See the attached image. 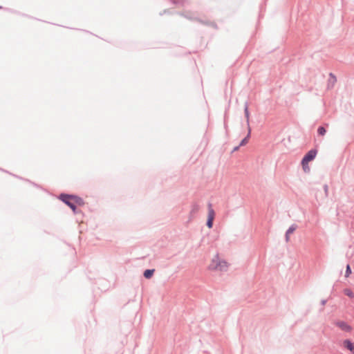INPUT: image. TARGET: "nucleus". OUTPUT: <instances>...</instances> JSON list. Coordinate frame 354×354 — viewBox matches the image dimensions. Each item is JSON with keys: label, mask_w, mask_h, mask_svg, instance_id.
<instances>
[{"label": "nucleus", "mask_w": 354, "mask_h": 354, "mask_svg": "<svg viewBox=\"0 0 354 354\" xmlns=\"http://www.w3.org/2000/svg\"><path fill=\"white\" fill-rule=\"evenodd\" d=\"M229 266L227 261L222 260L218 255H216L211 261L208 268L211 270H226Z\"/></svg>", "instance_id": "obj_2"}, {"label": "nucleus", "mask_w": 354, "mask_h": 354, "mask_svg": "<svg viewBox=\"0 0 354 354\" xmlns=\"http://www.w3.org/2000/svg\"><path fill=\"white\" fill-rule=\"evenodd\" d=\"M250 134V130L249 129V132H248L247 137H245L244 139L242 140L239 146H243L248 142Z\"/></svg>", "instance_id": "obj_10"}, {"label": "nucleus", "mask_w": 354, "mask_h": 354, "mask_svg": "<svg viewBox=\"0 0 354 354\" xmlns=\"http://www.w3.org/2000/svg\"><path fill=\"white\" fill-rule=\"evenodd\" d=\"M215 216V212L212 207L211 205H209L208 207V214H207V226L209 228H212L213 226V221Z\"/></svg>", "instance_id": "obj_6"}, {"label": "nucleus", "mask_w": 354, "mask_h": 354, "mask_svg": "<svg viewBox=\"0 0 354 354\" xmlns=\"http://www.w3.org/2000/svg\"><path fill=\"white\" fill-rule=\"evenodd\" d=\"M296 229H297V225H292L288 228V230H287L286 232H287V234H290L293 233Z\"/></svg>", "instance_id": "obj_11"}, {"label": "nucleus", "mask_w": 354, "mask_h": 354, "mask_svg": "<svg viewBox=\"0 0 354 354\" xmlns=\"http://www.w3.org/2000/svg\"><path fill=\"white\" fill-rule=\"evenodd\" d=\"M199 209H200V207L198 204H193L191 207L190 214L194 215L195 214H196L198 212Z\"/></svg>", "instance_id": "obj_7"}, {"label": "nucleus", "mask_w": 354, "mask_h": 354, "mask_svg": "<svg viewBox=\"0 0 354 354\" xmlns=\"http://www.w3.org/2000/svg\"><path fill=\"white\" fill-rule=\"evenodd\" d=\"M317 153V149H311L303 158V159L301 160V165H302L303 170L305 172H308L310 171V167L308 166V163L315 158Z\"/></svg>", "instance_id": "obj_3"}, {"label": "nucleus", "mask_w": 354, "mask_h": 354, "mask_svg": "<svg viewBox=\"0 0 354 354\" xmlns=\"http://www.w3.org/2000/svg\"><path fill=\"white\" fill-rule=\"evenodd\" d=\"M60 198L64 203L68 205L73 212L75 211L77 205H82L84 204L82 198L75 196L62 194L60 196Z\"/></svg>", "instance_id": "obj_1"}, {"label": "nucleus", "mask_w": 354, "mask_h": 354, "mask_svg": "<svg viewBox=\"0 0 354 354\" xmlns=\"http://www.w3.org/2000/svg\"><path fill=\"white\" fill-rule=\"evenodd\" d=\"M154 272V270H146L144 272V276L147 279H149L152 277Z\"/></svg>", "instance_id": "obj_8"}, {"label": "nucleus", "mask_w": 354, "mask_h": 354, "mask_svg": "<svg viewBox=\"0 0 354 354\" xmlns=\"http://www.w3.org/2000/svg\"><path fill=\"white\" fill-rule=\"evenodd\" d=\"M239 147H235V148L234 149V151H236V150H238Z\"/></svg>", "instance_id": "obj_16"}, {"label": "nucleus", "mask_w": 354, "mask_h": 354, "mask_svg": "<svg viewBox=\"0 0 354 354\" xmlns=\"http://www.w3.org/2000/svg\"><path fill=\"white\" fill-rule=\"evenodd\" d=\"M1 8V7L0 6V9Z\"/></svg>", "instance_id": "obj_18"}, {"label": "nucleus", "mask_w": 354, "mask_h": 354, "mask_svg": "<svg viewBox=\"0 0 354 354\" xmlns=\"http://www.w3.org/2000/svg\"><path fill=\"white\" fill-rule=\"evenodd\" d=\"M335 324L343 332L351 333L353 331V327L344 321H337Z\"/></svg>", "instance_id": "obj_5"}, {"label": "nucleus", "mask_w": 354, "mask_h": 354, "mask_svg": "<svg viewBox=\"0 0 354 354\" xmlns=\"http://www.w3.org/2000/svg\"><path fill=\"white\" fill-rule=\"evenodd\" d=\"M351 274V267L349 265H347L346 266V274H345V277H348L350 276V274Z\"/></svg>", "instance_id": "obj_14"}, {"label": "nucleus", "mask_w": 354, "mask_h": 354, "mask_svg": "<svg viewBox=\"0 0 354 354\" xmlns=\"http://www.w3.org/2000/svg\"><path fill=\"white\" fill-rule=\"evenodd\" d=\"M286 240L287 242L289 241V240H290V234H287V233L286 234Z\"/></svg>", "instance_id": "obj_15"}, {"label": "nucleus", "mask_w": 354, "mask_h": 354, "mask_svg": "<svg viewBox=\"0 0 354 354\" xmlns=\"http://www.w3.org/2000/svg\"><path fill=\"white\" fill-rule=\"evenodd\" d=\"M317 131L320 136H324L326 132L325 128L323 127H319Z\"/></svg>", "instance_id": "obj_12"}, {"label": "nucleus", "mask_w": 354, "mask_h": 354, "mask_svg": "<svg viewBox=\"0 0 354 354\" xmlns=\"http://www.w3.org/2000/svg\"><path fill=\"white\" fill-rule=\"evenodd\" d=\"M344 293L348 296V297L350 298H353L354 297V293L353 292V291L349 289V288H346L344 290Z\"/></svg>", "instance_id": "obj_9"}, {"label": "nucleus", "mask_w": 354, "mask_h": 354, "mask_svg": "<svg viewBox=\"0 0 354 354\" xmlns=\"http://www.w3.org/2000/svg\"><path fill=\"white\" fill-rule=\"evenodd\" d=\"M342 348L348 352L349 354H354V342L351 339H344L341 343Z\"/></svg>", "instance_id": "obj_4"}, {"label": "nucleus", "mask_w": 354, "mask_h": 354, "mask_svg": "<svg viewBox=\"0 0 354 354\" xmlns=\"http://www.w3.org/2000/svg\"><path fill=\"white\" fill-rule=\"evenodd\" d=\"M245 118H246L247 122L248 123L249 122V118H250V113H249L248 106H245Z\"/></svg>", "instance_id": "obj_13"}, {"label": "nucleus", "mask_w": 354, "mask_h": 354, "mask_svg": "<svg viewBox=\"0 0 354 354\" xmlns=\"http://www.w3.org/2000/svg\"><path fill=\"white\" fill-rule=\"evenodd\" d=\"M333 83L336 81V79L335 78V77H333Z\"/></svg>", "instance_id": "obj_17"}]
</instances>
